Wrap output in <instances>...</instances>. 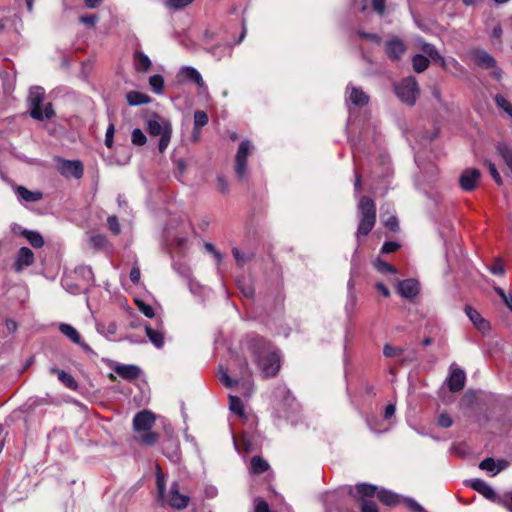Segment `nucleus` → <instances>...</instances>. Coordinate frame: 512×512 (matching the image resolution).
Masks as SVG:
<instances>
[{"label": "nucleus", "instance_id": "0eeeda50", "mask_svg": "<svg viewBox=\"0 0 512 512\" xmlns=\"http://www.w3.org/2000/svg\"><path fill=\"white\" fill-rule=\"evenodd\" d=\"M160 498L164 504L178 510L186 508L189 503V497L180 492L179 485L176 482L172 483L169 491Z\"/></svg>", "mask_w": 512, "mask_h": 512}, {"label": "nucleus", "instance_id": "052dcab7", "mask_svg": "<svg viewBox=\"0 0 512 512\" xmlns=\"http://www.w3.org/2000/svg\"><path fill=\"white\" fill-rule=\"evenodd\" d=\"M490 272L495 275H503L505 272L504 266L500 261H496L491 267Z\"/></svg>", "mask_w": 512, "mask_h": 512}, {"label": "nucleus", "instance_id": "864d4df0", "mask_svg": "<svg viewBox=\"0 0 512 512\" xmlns=\"http://www.w3.org/2000/svg\"><path fill=\"white\" fill-rule=\"evenodd\" d=\"M361 512H379L377 505L370 500H362Z\"/></svg>", "mask_w": 512, "mask_h": 512}, {"label": "nucleus", "instance_id": "f257e3e1", "mask_svg": "<svg viewBox=\"0 0 512 512\" xmlns=\"http://www.w3.org/2000/svg\"><path fill=\"white\" fill-rule=\"evenodd\" d=\"M247 346L252 361L263 378L275 377L281 368L279 350L270 341L260 336L250 337Z\"/></svg>", "mask_w": 512, "mask_h": 512}, {"label": "nucleus", "instance_id": "7c9ffc66", "mask_svg": "<svg viewBox=\"0 0 512 512\" xmlns=\"http://www.w3.org/2000/svg\"><path fill=\"white\" fill-rule=\"evenodd\" d=\"M22 235L28 240V242L35 248H41L44 245V239L42 235L36 231L23 230Z\"/></svg>", "mask_w": 512, "mask_h": 512}, {"label": "nucleus", "instance_id": "1a4fd4ad", "mask_svg": "<svg viewBox=\"0 0 512 512\" xmlns=\"http://www.w3.org/2000/svg\"><path fill=\"white\" fill-rule=\"evenodd\" d=\"M45 92L41 87H34L30 89L28 103L30 107V115L36 120H43V112L41 104L44 100Z\"/></svg>", "mask_w": 512, "mask_h": 512}, {"label": "nucleus", "instance_id": "09e8293b", "mask_svg": "<svg viewBox=\"0 0 512 512\" xmlns=\"http://www.w3.org/2000/svg\"><path fill=\"white\" fill-rule=\"evenodd\" d=\"M62 285L71 294H78L82 290L80 286L72 284L69 277L62 280Z\"/></svg>", "mask_w": 512, "mask_h": 512}, {"label": "nucleus", "instance_id": "2eb2a0df", "mask_svg": "<svg viewBox=\"0 0 512 512\" xmlns=\"http://www.w3.org/2000/svg\"><path fill=\"white\" fill-rule=\"evenodd\" d=\"M470 54L475 64L481 68L489 69L496 65L495 59L484 50L476 49L471 51Z\"/></svg>", "mask_w": 512, "mask_h": 512}, {"label": "nucleus", "instance_id": "6e6d98bb", "mask_svg": "<svg viewBox=\"0 0 512 512\" xmlns=\"http://www.w3.org/2000/svg\"><path fill=\"white\" fill-rule=\"evenodd\" d=\"M399 247H400V245L397 242H392V241L385 242L381 248V252L385 253V254H389V253H392V252H395L396 250H398Z\"/></svg>", "mask_w": 512, "mask_h": 512}, {"label": "nucleus", "instance_id": "c03bdc74", "mask_svg": "<svg viewBox=\"0 0 512 512\" xmlns=\"http://www.w3.org/2000/svg\"><path fill=\"white\" fill-rule=\"evenodd\" d=\"M138 309L148 318H153L155 313L154 309L143 300H135Z\"/></svg>", "mask_w": 512, "mask_h": 512}, {"label": "nucleus", "instance_id": "473e14b6", "mask_svg": "<svg viewBox=\"0 0 512 512\" xmlns=\"http://www.w3.org/2000/svg\"><path fill=\"white\" fill-rule=\"evenodd\" d=\"M429 59L421 54H416L412 58L413 69L417 73L424 72L429 66Z\"/></svg>", "mask_w": 512, "mask_h": 512}, {"label": "nucleus", "instance_id": "f704fd0d", "mask_svg": "<svg viewBox=\"0 0 512 512\" xmlns=\"http://www.w3.org/2000/svg\"><path fill=\"white\" fill-rule=\"evenodd\" d=\"M374 268L380 272L381 274H392L396 275L397 270L394 266L390 265L389 263L385 262L384 260L378 258L373 263Z\"/></svg>", "mask_w": 512, "mask_h": 512}, {"label": "nucleus", "instance_id": "c756f323", "mask_svg": "<svg viewBox=\"0 0 512 512\" xmlns=\"http://www.w3.org/2000/svg\"><path fill=\"white\" fill-rule=\"evenodd\" d=\"M126 99L131 106L147 104L151 101L148 95L137 91H130L126 96Z\"/></svg>", "mask_w": 512, "mask_h": 512}, {"label": "nucleus", "instance_id": "dca6fc26", "mask_svg": "<svg viewBox=\"0 0 512 512\" xmlns=\"http://www.w3.org/2000/svg\"><path fill=\"white\" fill-rule=\"evenodd\" d=\"M398 293L404 298H413L419 292V283L415 279H406L398 283Z\"/></svg>", "mask_w": 512, "mask_h": 512}, {"label": "nucleus", "instance_id": "9d476101", "mask_svg": "<svg viewBox=\"0 0 512 512\" xmlns=\"http://www.w3.org/2000/svg\"><path fill=\"white\" fill-rule=\"evenodd\" d=\"M58 171L64 177H74L76 179H80L83 176L84 168L79 160H66V159H58Z\"/></svg>", "mask_w": 512, "mask_h": 512}, {"label": "nucleus", "instance_id": "8fccbe9b", "mask_svg": "<svg viewBox=\"0 0 512 512\" xmlns=\"http://www.w3.org/2000/svg\"><path fill=\"white\" fill-rule=\"evenodd\" d=\"M487 164V167H488V170L492 176V178L494 179V181L498 184V185H502L503 184V181H502V178L499 174V172L497 171L496 169V166L494 163H492L491 161H487L486 162Z\"/></svg>", "mask_w": 512, "mask_h": 512}, {"label": "nucleus", "instance_id": "c85d7f7f", "mask_svg": "<svg viewBox=\"0 0 512 512\" xmlns=\"http://www.w3.org/2000/svg\"><path fill=\"white\" fill-rule=\"evenodd\" d=\"M378 499L387 506H395L399 503V497L392 491L380 489L377 494Z\"/></svg>", "mask_w": 512, "mask_h": 512}, {"label": "nucleus", "instance_id": "4c0bfd02", "mask_svg": "<svg viewBox=\"0 0 512 512\" xmlns=\"http://www.w3.org/2000/svg\"><path fill=\"white\" fill-rule=\"evenodd\" d=\"M229 407L232 412L242 417L244 415V405L238 396H229Z\"/></svg>", "mask_w": 512, "mask_h": 512}, {"label": "nucleus", "instance_id": "a18cd8bd", "mask_svg": "<svg viewBox=\"0 0 512 512\" xmlns=\"http://www.w3.org/2000/svg\"><path fill=\"white\" fill-rule=\"evenodd\" d=\"M156 484H157V490L160 497H163V494L165 493V478L164 475L159 467H157L156 471Z\"/></svg>", "mask_w": 512, "mask_h": 512}, {"label": "nucleus", "instance_id": "bf43d9fd", "mask_svg": "<svg viewBox=\"0 0 512 512\" xmlns=\"http://www.w3.org/2000/svg\"><path fill=\"white\" fill-rule=\"evenodd\" d=\"M254 512H271L268 503L264 500H258L255 503Z\"/></svg>", "mask_w": 512, "mask_h": 512}, {"label": "nucleus", "instance_id": "0e129e2a", "mask_svg": "<svg viewBox=\"0 0 512 512\" xmlns=\"http://www.w3.org/2000/svg\"><path fill=\"white\" fill-rule=\"evenodd\" d=\"M217 185H218L219 190H220L222 193H226V192H228V182H227V180L225 179V177H223V176H218V177H217Z\"/></svg>", "mask_w": 512, "mask_h": 512}, {"label": "nucleus", "instance_id": "cd10ccee", "mask_svg": "<svg viewBox=\"0 0 512 512\" xmlns=\"http://www.w3.org/2000/svg\"><path fill=\"white\" fill-rule=\"evenodd\" d=\"M145 332L155 347L161 348L164 345V334L162 331L154 330L149 325H145Z\"/></svg>", "mask_w": 512, "mask_h": 512}, {"label": "nucleus", "instance_id": "f8f14e48", "mask_svg": "<svg viewBox=\"0 0 512 512\" xmlns=\"http://www.w3.org/2000/svg\"><path fill=\"white\" fill-rule=\"evenodd\" d=\"M178 77L182 80L194 82L201 92H207L208 90L201 74L197 69L193 67L186 66L181 68V70L178 73Z\"/></svg>", "mask_w": 512, "mask_h": 512}, {"label": "nucleus", "instance_id": "f03ea898", "mask_svg": "<svg viewBox=\"0 0 512 512\" xmlns=\"http://www.w3.org/2000/svg\"><path fill=\"white\" fill-rule=\"evenodd\" d=\"M155 420V415L149 410L140 411L134 416L133 428L139 433L140 441L146 445H154L159 439V434L152 431Z\"/></svg>", "mask_w": 512, "mask_h": 512}, {"label": "nucleus", "instance_id": "2f4dec72", "mask_svg": "<svg viewBox=\"0 0 512 512\" xmlns=\"http://www.w3.org/2000/svg\"><path fill=\"white\" fill-rule=\"evenodd\" d=\"M357 494L363 497H374L378 494V487L371 484L361 483L356 486Z\"/></svg>", "mask_w": 512, "mask_h": 512}, {"label": "nucleus", "instance_id": "5701e85b", "mask_svg": "<svg viewBox=\"0 0 512 512\" xmlns=\"http://www.w3.org/2000/svg\"><path fill=\"white\" fill-rule=\"evenodd\" d=\"M50 373L52 374H55L57 375L59 381L67 388L71 389V390H76L78 388V383L77 381L74 379V377L65 372L64 370H60L56 367H51L50 368Z\"/></svg>", "mask_w": 512, "mask_h": 512}, {"label": "nucleus", "instance_id": "37998d69", "mask_svg": "<svg viewBox=\"0 0 512 512\" xmlns=\"http://www.w3.org/2000/svg\"><path fill=\"white\" fill-rule=\"evenodd\" d=\"M75 274L82 276L87 282L94 281L93 271L89 266H80L76 268Z\"/></svg>", "mask_w": 512, "mask_h": 512}, {"label": "nucleus", "instance_id": "603ef678", "mask_svg": "<svg viewBox=\"0 0 512 512\" xmlns=\"http://www.w3.org/2000/svg\"><path fill=\"white\" fill-rule=\"evenodd\" d=\"M107 225L115 235L120 233V225L116 216H109L107 218Z\"/></svg>", "mask_w": 512, "mask_h": 512}, {"label": "nucleus", "instance_id": "f3484780", "mask_svg": "<svg viewBox=\"0 0 512 512\" xmlns=\"http://www.w3.org/2000/svg\"><path fill=\"white\" fill-rule=\"evenodd\" d=\"M347 93L349 101L356 106H365L369 102V96L360 87L348 85Z\"/></svg>", "mask_w": 512, "mask_h": 512}, {"label": "nucleus", "instance_id": "c9c22d12", "mask_svg": "<svg viewBox=\"0 0 512 512\" xmlns=\"http://www.w3.org/2000/svg\"><path fill=\"white\" fill-rule=\"evenodd\" d=\"M269 468L268 463L259 456H254L251 459V469L255 474H261Z\"/></svg>", "mask_w": 512, "mask_h": 512}, {"label": "nucleus", "instance_id": "aec40b11", "mask_svg": "<svg viewBox=\"0 0 512 512\" xmlns=\"http://www.w3.org/2000/svg\"><path fill=\"white\" fill-rule=\"evenodd\" d=\"M508 466L507 461L505 460H498L495 461L493 458H486L482 460L479 464V468L482 470H485L487 472H491L492 476H495L499 472L506 469Z\"/></svg>", "mask_w": 512, "mask_h": 512}, {"label": "nucleus", "instance_id": "e2e57ef3", "mask_svg": "<svg viewBox=\"0 0 512 512\" xmlns=\"http://www.w3.org/2000/svg\"><path fill=\"white\" fill-rule=\"evenodd\" d=\"M140 275H141V273H140L139 267H137V266L133 267L129 274L131 282H133L134 284L138 283L140 280Z\"/></svg>", "mask_w": 512, "mask_h": 512}, {"label": "nucleus", "instance_id": "9b49d317", "mask_svg": "<svg viewBox=\"0 0 512 512\" xmlns=\"http://www.w3.org/2000/svg\"><path fill=\"white\" fill-rule=\"evenodd\" d=\"M481 177V173L477 169L468 168L465 169L460 177L459 184L464 191H472L476 188Z\"/></svg>", "mask_w": 512, "mask_h": 512}, {"label": "nucleus", "instance_id": "a211bd4d", "mask_svg": "<svg viewBox=\"0 0 512 512\" xmlns=\"http://www.w3.org/2000/svg\"><path fill=\"white\" fill-rule=\"evenodd\" d=\"M465 313L474 326L481 332H486L490 329L489 322L485 320L480 313L471 306L465 307Z\"/></svg>", "mask_w": 512, "mask_h": 512}, {"label": "nucleus", "instance_id": "412c9836", "mask_svg": "<svg viewBox=\"0 0 512 512\" xmlns=\"http://www.w3.org/2000/svg\"><path fill=\"white\" fill-rule=\"evenodd\" d=\"M470 487L475 491L482 494L485 498L489 500L496 499V493L493 488L482 479H472L469 481Z\"/></svg>", "mask_w": 512, "mask_h": 512}, {"label": "nucleus", "instance_id": "393cba45", "mask_svg": "<svg viewBox=\"0 0 512 512\" xmlns=\"http://www.w3.org/2000/svg\"><path fill=\"white\" fill-rule=\"evenodd\" d=\"M60 332L65 335L68 339H70L73 343L81 345L85 347V345L81 341V336L78 331L71 326L70 324L62 323L59 326Z\"/></svg>", "mask_w": 512, "mask_h": 512}, {"label": "nucleus", "instance_id": "72a5a7b5", "mask_svg": "<svg viewBox=\"0 0 512 512\" xmlns=\"http://www.w3.org/2000/svg\"><path fill=\"white\" fill-rule=\"evenodd\" d=\"M496 148H497L499 155L502 157V159L504 160L506 165L511 170L512 169V149L504 143H499Z\"/></svg>", "mask_w": 512, "mask_h": 512}, {"label": "nucleus", "instance_id": "b1692460", "mask_svg": "<svg viewBox=\"0 0 512 512\" xmlns=\"http://www.w3.org/2000/svg\"><path fill=\"white\" fill-rule=\"evenodd\" d=\"M16 194L26 202H37L42 199L43 194L40 191H30L24 186H17Z\"/></svg>", "mask_w": 512, "mask_h": 512}, {"label": "nucleus", "instance_id": "69168bd1", "mask_svg": "<svg viewBox=\"0 0 512 512\" xmlns=\"http://www.w3.org/2000/svg\"><path fill=\"white\" fill-rule=\"evenodd\" d=\"M407 505L413 512H427L418 502L414 500H408Z\"/></svg>", "mask_w": 512, "mask_h": 512}, {"label": "nucleus", "instance_id": "338daca9", "mask_svg": "<svg viewBox=\"0 0 512 512\" xmlns=\"http://www.w3.org/2000/svg\"><path fill=\"white\" fill-rule=\"evenodd\" d=\"M359 35L362 37V38H365L367 40H370V41H373L375 43H380L381 42V38L379 35L377 34H371V33H365V32H359Z\"/></svg>", "mask_w": 512, "mask_h": 512}, {"label": "nucleus", "instance_id": "4d7b16f0", "mask_svg": "<svg viewBox=\"0 0 512 512\" xmlns=\"http://www.w3.org/2000/svg\"><path fill=\"white\" fill-rule=\"evenodd\" d=\"M98 21V17L94 14L84 15L80 17V22L84 25L93 27Z\"/></svg>", "mask_w": 512, "mask_h": 512}, {"label": "nucleus", "instance_id": "7ed1b4c3", "mask_svg": "<svg viewBox=\"0 0 512 512\" xmlns=\"http://www.w3.org/2000/svg\"><path fill=\"white\" fill-rule=\"evenodd\" d=\"M359 225L356 236H366L370 233L376 223V205L375 202L367 197L362 196L358 201Z\"/></svg>", "mask_w": 512, "mask_h": 512}, {"label": "nucleus", "instance_id": "680f3d73", "mask_svg": "<svg viewBox=\"0 0 512 512\" xmlns=\"http://www.w3.org/2000/svg\"><path fill=\"white\" fill-rule=\"evenodd\" d=\"M385 226L391 230V231H396L398 229V220L395 216H391L389 217L386 221H385Z\"/></svg>", "mask_w": 512, "mask_h": 512}, {"label": "nucleus", "instance_id": "a878e982", "mask_svg": "<svg viewBox=\"0 0 512 512\" xmlns=\"http://www.w3.org/2000/svg\"><path fill=\"white\" fill-rule=\"evenodd\" d=\"M421 50L426 53L432 60L440 63L442 67L446 66V60L439 54L433 44L427 42H420Z\"/></svg>", "mask_w": 512, "mask_h": 512}, {"label": "nucleus", "instance_id": "5fc2aeb1", "mask_svg": "<svg viewBox=\"0 0 512 512\" xmlns=\"http://www.w3.org/2000/svg\"><path fill=\"white\" fill-rule=\"evenodd\" d=\"M453 424L452 418L447 413H442L438 417V425L443 428H449Z\"/></svg>", "mask_w": 512, "mask_h": 512}, {"label": "nucleus", "instance_id": "39448f33", "mask_svg": "<svg viewBox=\"0 0 512 512\" xmlns=\"http://www.w3.org/2000/svg\"><path fill=\"white\" fill-rule=\"evenodd\" d=\"M147 131L151 136H161L158 148L161 153L164 152L171 140L172 127L170 122L158 116L149 119L147 122Z\"/></svg>", "mask_w": 512, "mask_h": 512}, {"label": "nucleus", "instance_id": "79ce46f5", "mask_svg": "<svg viewBox=\"0 0 512 512\" xmlns=\"http://www.w3.org/2000/svg\"><path fill=\"white\" fill-rule=\"evenodd\" d=\"M194 0H165V5L172 10H179L190 5Z\"/></svg>", "mask_w": 512, "mask_h": 512}, {"label": "nucleus", "instance_id": "de8ad7c7", "mask_svg": "<svg viewBox=\"0 0 512 512\" xmlns=\"http://www.w3.org/2000/svg\"><path fill=\"white\" fill-rule=\"evenodd\" d=\"M114 134H115V126H114L113 123H110L108 125L106 133H105V145L108 148H112L113 147Z\"/></svg>", "mask_w": 512, "mask_h": 512}, {"label": "nucleus", "instance_id": "4be33fe9", "mask_svg": "<svg viewBox=\"0 0 512 512\" xmlns=\"http://www.w3.org/2000/svg\"><path fill=\"white\" fill-rule=\"evenodd\" d=\"M115 373L127 380H134L140 375V368L136 365H117L114 368Z\"/></svg>", "mask_w": 512, "mask_h": 512}, {"label": "nucleus", "instance_id": "6ab92c4d", "mask_svg": "<svg viewBox=\"0 0 512 512\" xmlns=\"http://www.w3.org/2000/svg\"><path fill=\"white\" fill-rule=\"evenodd\" d=\"M406 47L404 43L398 39L393 38L387 41L385 46L386 54L390 59L397 60L401 57V55L405 52Z\"/></svg>", "mask_w": 512, "mask_h": 512}, {"label": "nucleus", "instance_id": "6e6552de", "mask_svg": "<svg viewBox=\"0 0 512 512\" xmlns=\"http://www.w3.org/2000/svg\"><path fill=\"white\" fill-rule=\"evenodd\" d=\"M252 144L248 140H244L240 143L238 151L235 156V172L236 175L242 179L247 173V158L252 150Z\"/></svg>", "mask_w": 512, "mask_h": 512}, {"label": "nucleus", "instance_id": "e433bc0d", "mask_svg": "<svg viewBox=\"0 0 512 512\" xmlns=\"http://www.w3.org/2000/svg\"><path fill=\"white\" fill-rule=\"evenodd\" d=\"M149 85L152 91L156 94H163L164 92V79L161 75H153L149 78Z\"/></svg>", "mask_w": 512, "mask_h": 512}, {"label": "nucleus", "instance_id": "4468645a", "mask_svg": "<svg viewBox=\"0 0 512 512\" xmlns=\"http://www.w3.org/2000/svg\"><path fill=\"white\" fill-rule=\"evenodd\" d=\"M466 374L460 368H451L449 377L447 379L449 390L458 392L463 389L465 385Z\"/></svg>", "mask_w": 512, "mask_h": 512}, {"label": "nucleus", "instance_id": "ddd939ff", "mask_svg": "<svg viewBox=\"0 0 512 512\" xmlns=\"http://www.w3.org/2000/svg\"><path fill=\"white\" fill-rule=\"evenodd\" d=\"M34 253L28 247H22L16 254L14 269L16 272H21L24 268L31 266L34 263Z\"/></svg>", "mask_w": 512, "mask_h": 512}, {"label": "nucleus", "instance_id": "a19ab883", "mask_svg": "<svg viewBox=\"0 0 512 512\" xmlns=\"http://www.w3.org/2000/svg\"><path fill=\"white\" fill-rule=\"evenodd\" d=\"M131 140L134 145L143 146L146 143L147 138L141 129L135 128L132 131Z\"/></svg>", "mask_w": 512, "mask_h": 512}, {"label": "nucleus", "instance_id": "bb28decb", "mask_svg": "<svg viewBox=\"0 0 512 512\" xmlns=\"http://www.w3.org/2000/svg\"><path fill=\"white\" fill-rule=\"evenodd\" d=\"M151 60L143 52L136 51L134 53V66L139 72H147L151 67Z\"/></svg>", "mask_w": 512, "mask_h": 512}, {"label": "nucleus", "instance_id": "49530a36", "mask_svg": "<svg viewBox=\"0 0 512 512\" xmlns=\"http://www.w3.org/2000/svg\"><path fill=\"white\" fill-rule=\"evenodd\" d=\"M107 239L102 234L93 235L90 237V244L95 249H101L106 245Z\"/></svg>", "mask_w": 512, "mask_h": 512}, {"label": "nucleus", "instance_id": "20e7f679", "mask_svg": "<svg viewBox=\"0 0 512 512\" xmlns=\"http://www.w3.org/2000/svg\"><path fill=\"white\" fill-rule=\"evenodd\" d=\"M218 377L219 381L227 388H232L233 386L239 387L242 390V395L246 398H249L254 391L252 372L246 361L243 363L241 381L233 380L224 369L219 371Z\"/></svg>", "mask_w": 512, "mask_h": 512}, {"label": "nucleus", "instance_id": "58836bf2", "mask_svg": "<svg viewBox=\"0 0 512 512\" xmlns=\"http://www.w3.org/2000/svg\"><path fill=\"white\" fill-rule=\"evenodd\" d=\"M209 119L208 115L205 111L197 110L194 113V130H197L198 132L202 127L207 125Z\"/></svg>", "mask_w": 512, "mask_h": 512}, {"label": "nucleus", "instance_id": "ea45409f", "mask_svg": "<svg viewBox=\"0 0 512 512\" xmlns=\"http://www.w3.org/2000/svg\"><path fill=\"white\" fill-rule=\"evenodd\" d=\"M496 105L503 109L511 118H512V104L503 96L500 94H497L494 97Z\"/></svg>", "mask_w": 512, "mask_h": 512}, {"label": "nucleus", "instance_id": "423d86ee", "mask_svg": "<svg viewBox=\"0 0 512 512\" xmlns=\"http://www.w3.org/2000/svg\"><path fill=\"white\" fill-rule=\"evenodd\" d=\"M397 97L406 105L413 106L420 94L417 80L409 76L394 86Z\"/></svg>", "mask_w": 512, "mask_h": 512}, {"label": "nucleus", "instance_id": "3c124183", "mask_svg": "<svg viewBox=\"0 0 512 512\" xmlns=\"http://www.w3.org/2000/svg\"><path fill=\"white\" fill-rule=\"evenodd\" d=\"M402 352V349L393 347L390 344H386L383 348V354L389 358L399 356L402 354Z\"/></svg>", "mask_w": 512, "mask_h": 512}, {"label": "nucleus", "instance_id": "774afa93", "mask_svg": "<svg viewBox=\"0 0 512 512\" xmlns=\"http://www.w3.org/2000/svg\"><path fill=\"white\" fill-rule=\"evenodd\" d=\"M43 112V119L46 118V119H50L54 116V110H53V107H52V104L51 103H47L45 106H44V110H42Z\"/></svg>", "mask_w": 512, "mask_h": 512}, {"label": "nucleus", "instance_id": "13d9d810", "mask_svg": "<svg viewBox=\"0 0 512 512\" xmlns=\"http://www.w3.org/2000/svg\"><path fill=\"white\" fill-rule=\"evenodd\" d=\"M386 0H372L373 9L379 14L383 15L385 12Z\"/></svg>", "mask_w": 512, "mask_h": 512}]
</instances>
